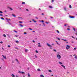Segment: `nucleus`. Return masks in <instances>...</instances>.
Here are the masks:
<instances>
[{
    "mask_svg": "<svg viewBox=\"0 0 77 77\" xmlns=\"http://www.w3.org/2000/svg\"><path fill=\"white\" fill-rule=\"evenodd\" d=\"M57 57L58 59H60L61 58V56L60 55L58 54L57 55Z\"/></svg>",
    "mask_w": 77,
    "mask_h": 77,
    "instance_id": "obj_1",
    "label": "nucleus"
},
{
    "mask_svg": "<svg viewBox=\"0 0 77 77\" xmlns=\"http://www.w3.org/2000/svg\"><path fill=\"white\" fill-rule=\"evenodd\" d=\"M66 48V49L68 50V49H69V48H70V46H69L68 45H67Z\"/></svg>",
    "mask_w": 77,
    "mask_h": 77,
    "instance_id": "obj_2",
    "label": "nucleus"
},
{
    "mask_svg": "<svg viewBox=\"0 0 77 77\" xmlns=\"http://www.w3.org/2000/svg\"><path fill=\"white\" fill-rule=\"evenodd\" d=\"M46 44L48 46V47H50L51 48L52 47V46L51 45H49V44L47 43Z\"/></svg>",
    "mask_w": 77,
    "mask_h": 77,
    "instance_id": "obj_3",
    "label": "nucleus"
},
{
    "mask_svg": "<svg viewBox=\"0 0 77 77\" xmlns=\"http://www.w3.org/2000/svg\"><path fill=\"white\" fill-rule=\"evenodd\" d=\"M69 18H74L75 17L74 16H69Z\"/></svg>",
    "mask_w": 77,
    "mask_h": 77,
    "instance_id": "obj_4",
    "label": "nucleus"
},
{
    "mask_svg": "<svg viewBox=\"0 0 77 77\" xmlns=\"http://www.w3.org/2000/svg\"><path fill=\"white\" fill-rule=\"evenodd\" d=\"M18 72H19L20 73H21V74H25V72H21L20 71H19Z\"/></svg>",
    "mask_w": 77,
    "mask_h": 77,
    "instance_id": "obj_5",
    "label": "nucleus"
},
{
    "mask_svg": "<svg viewBox=\"0 0 77 77\" xmlns=\"http://www.w3.org/2000/svg\"><path fill=\"white\" fill-rule=\"evenodd\" d=\"M62 66V67H63V68H64V69H66V68H65V66L62 65H61Z\"/></svg>",
    "mask_w": 77,
    "mask_h": 77,
    "instance_id": "obj_6",
    "label": "nucleus"
},
{
    "mask_svg": "<svg viewBox=\"0 0 77 77\" xmlns=\"http://www.w3.org/2000/svg\"><path fill=\"white\" fill-rule=\"evenodd\" d=\"M12 16H13V17H16V16L14 14H12Z\"/></svg>",
    "mask_w": 77,
    "mask_h": 77,
    "instance_id": "obj_7",
    "label": "nucleus"
},
{
    "mask_svg": "<svg viewBox=\"0 0 77 77\" xmlns=\"http://www.w3.org/2000/svg\"><path fill=\"white\" fill-rule=\"evenodd\" d=\"M32 20L33 21H34V23H36V22H37V21L35 20L34 19H33Z\"/></svg>",
    "mask_w": 77,
    "mask_h": 77,
    "instance_id": "obj_8",
    "label": "nucleus"
},
{
    "mask_svg": "<svg viewBox=\"0 0 77 77\" xmlns=\"http://www.w3.org/2000/svg\"><path fill=\"white\" fill-rule=\"evenodd\" d=\"M69 8L70 9H71L72 8V6L71 5H69Z\"/></svg>",
    "mask_w": 77,
    "mask_h": 77,
    "instance_id": "obj_9",
    "label": "nucleus"
},
{
    "mask_svg": "<svg viewBox=\"0 0 77 77\" xmlns=\"http://www.w3.org/2000/svg\"><path fill=\"white\" fill-rule=\"evenodd\" d=\"M8 8H9V9H10L11 10V11L13 10V9L10 7H8Z\"/></svg>",
    "mask_w": 77,
    "mask_h": 77,
    "instance_id": "obj_10",
    "label": "nucleus"
},
{
    "mask_svg": "<svg viewBox=\"0 0 77 77\" xmlns=\"http://www.w3.org/2000/svg\"><path fill=\"white\" fill-rule=\"evenodd\" d=\"M11 76L12 77H15V76L14 75V74H12L11 75Z\"/></svg>",
    "mask_w": 77,
    "mask_h": 77,
    "instance_id": "obj_11",
    "label": "nucleus"
},
{
    "mask_svg": "<svg viewBox=\"0 0 77 77\" xmlns=\"http://www.w3.org/2000/svg\"><path fill=\"white\" fill-rule=\"evenodd\" d=\"M28 77H30V74H29V73H28Z\"/></svg>",
    "mask_w": 77,
    "mask_h": 77,
    "instance_id": "obj_12",
    "label": "nucleus"
},
{
    "mask_svg": "<svg viewBox=\"0 0 77 77\" xmlns=\"http://www.w3.org/2000/svg\"><path fill=\"white\" fill-rule=\"evenodd\" d=\"M3 36L5 37V38H6V35L5 34H3Z\"/></svg>",
    "mask_w": 77,
    "mask_h": 77,
    "instance_id": "obj_13",
    "label": "nucleus"
},
{
    "mask_svg": "<svg viewBox=\"0 0 77 77\" xmlns=\"http://www.w3.org/2000/svg\"><path fill=\"white\" fill-rule=\"evenodd\" d=\"M59 63H60V64L61 65H62V62H59Z\"/></svg>",
    "mask_w": 77,
    "mask_h": 77,
    "instance_id": "obj_14",
    "label": "nucleus"
},
{
    "mask_svg": "<svg viewBox=\"0 0 77 77\" xmlns=\"http://www.w3.org/2000/svg\"><path fill=\"white\" fill-rule=\"evenodd\" d=\"M16 61H17V62H18V63H19V61H18V60L17 59H16Z\"/></svg>",
    "mask_w": 77,
    "mask_h": 77,
    "instance_id": "obj_15",
    "label": "nucleus"
},
{
    "mask_svg": "<svg viewBox=\"0 0 77 77\" xmlns=\"http://www.w3.org/2000/svg\"><path fill=\"white\" fill-rule=\"evenodd\" d=\"M20 25L22 27H23V25H21V24H20Z\"/></svg>",
    "mask_w": 77,
    "mask_h": 77,
    "instance_id": "obj_16",
    "label": "nucleus"
},
{
    "mask_svg": "<svg viewBox=\"0 0 77 77\" xmlns=\"http://www.w3.org/2000/svg\"><path fill=\"white\" fill-rule=\"evenodd\" d=\"M1 20H5V19H4L3 17H1Z\"/></svg>",
    "mask_w": 77,
    "mask_h": 77,
    "instance_id": "obj_17",
    "label": "nucleus"
},
{
    "mask_svg": "<svg viewBox=\"0 0 77 77\" xmlns=\"http://www.w3.org/2000/svg\"><path fill=\"white\" fill-rule=\"evenodd\" d=\"M64 9L65 11H67V10H66V8L65 7L64 8Z\"/></svg>",
    "mask_w": 77,
    "mask_h": 77,
    "instance_id": "obj_18",
    "label": "nucleus"
},
{
    "mask_svg": "<svg viewBox=\"0 0 77 77\" xmlns=\"http://www.w3.org/2000/svg\"><path fill=\"white\" fill-rule=\"evenodd\" d=\"M37 70L38 71H41V69H38Z\"/></svg>",
    "mask_w": 77,
    "mask_h": 77,
    "instance_id": "obj_19",
    "label": "nucleus"
},
{
    "mask_svg": "<svg viewBox=\"0 0 77 77\" xmlns=\"http://www.w3.org/2000/svg\"><path fill=\"white\" fill-rule=\"evenodd\" d=\"M40 77H44V75H41Z\"/></svg>",
    "mask_w": 77,
    "mask_h": 77,
    "instance_id": "obj_20",
    "label": "nucleus"
},
{
    "mask_svg": "<svg viewBox=\"0 0 77 77\" xmlns=\"http://www.w3.org/2000/svg\"><path fill=\"white\" fill-rule=\"evenodd\" d=\"M49 8H53V7H52V6H49Z\"/></svg>",
    "mask_w": 77,
    "mask_h": 77,
    "instance_id": "obj_21",
    "label": "nucleus"
},
{
    "mask_svg": "<svg viewBox=\"0 0 77 77\" xmlns=\"http://www.w3.org/2000/svg\"><path fill=\"white\" fill-rule=\"evenodd\" d=\"M22 5H24V4H25V2H22Z\"/></svg>",
    "mask_w": 77,
    "mask_h": 77,
    "instance_id": "obj_22",
    "label": "nucleus"
},
{
    "mask_svg": "<svg viewBox=\"0 0 77 77\" xmlns=\"http://www.w3.org/2000/svg\"><path fill=\"white\" fill-rule=\"evenodd\" d=\"M38 47H42V46H41V45H38Z\"/></svg>",
    "mask_w": 77,
    "mask_h": 77,
    "instance_id": "obj_23",
    "label": "nucleus"
},
{
    "mask_svg": "<svg viewBox=\"0 0 77 77\" xmlns=\"http://www.w3.org/2000/svg\"><path fill=\"white\" fill-rule=\"evenodd\" d=\"M16 43H18L19 42V41H16Z\"/></svg>",
    "mask_w": 77,
    "mask_h": 77,
    "instance_id": "obj_24",
    "label": "nucleus"
},
{
    "mask_svg": "<svg viewBox=\"0 0 77 77\" xmlns=\"http://www.w3.org/2000/svg\"><path fill=\"white\" fill-rule=\"evenodd\" d=\"M49 72H52L51 70H49Z\"/></svg>",
    "mask_w": 77,
    "mask_h": 77,
    "instance_id": "obj_25",
    "label": "nucleus"
},
{
    "mask_svg": "<svg viewBox=\"0 0 77 77\" xmlns=\"http://www.w3.org/2000/svg\"><path fill=\"white\" fill-rule=\"evenodd\" d=\"M35 52L37 53H38V51L37 50H35Z\"/></svg>",
    "mask_w": 77,
    "mask_h": 77,
    "instance_id": "obj_26",
    "label": "nucleus"
},
{
    "mask_svg": "<svg viewBox=\"0 0 77 77\" xmlns=\"http://www.w3.org/2000/svg\"><path fill=\"white\" fill-rule=\"evenodd\" d=\"M73 30H74L75 32V28H73Z\"/></svg>",
    "mask_w": 77,
    "mask_h": 77,
    "instance_id": "obj_27",
    "label": "nucleus"
},
{
    "mask_svg": "<svg viewBox=\"0 0 77 77\" xmlns=\"http://www.w3.org/2000/svg\"><path fill=\"white\" fill-rule=\"evenodd\" d=\"M4 59H6V56H5L3 57Z\"/></svg>",
    "mask_w": 77,
    "mask_h": 77,
    "instance_id": "obj_28",
    "label": "nucleus"
},
{
    "mask_svg": "<svg viewBox=\"0 0 77 77\" xmlns=\"http://www.w3.org/2000/svg\"><path fill=\"white\" fill-rule=\"evenodd\" d=\"M75 59H77V56H75Z\"/></svg>",
    "mask_w": 77,
    "mask_h": 77,
    "instance_id": "obj_29",
    "label": "nucleus"
},
{
    "mask_svg": "<svg viewBox=\"0 0 77 77\" xmlns=\"http://www.w3.org/2000/svg\"><path fill=\"white\" fill-rule=\"evenodd\" d=\"M57 33H59L60 32H59V31L58 30H57Z\"/></svg>",
    "mask_w": 77,
    "mask_h": 77,
    "instance_id": "obj_30",
    "label": "nucleus"
},
{
    "mask_svg": "<svg viewBox=\"0 0 77 77\" xmlns=\"http://www.w3.org/2000/svg\"><path fill=\"white\" fill-rule=\"evenodd\" d=\"M42 23H44V21L43 20H42Z\"/></svg>",
    "mask_w": 77,
    "mask_h": 77,
    "instance_id": "obj_31",
    "label": "nucleus"
},
{
    "mask_svg": "<svg viewBox=\"0 0 77 77\" xmlns=\"http://www.w3.org/2000/svg\"><path fill=\"white\" fill-rule=\"evenodd\" d=\"M27 51H28V50L27 49H26L25 51V52H27Z\"/></svg>",
    "mask_w": 77,
    "mask_h": 77,
    "instance_id": "obj_32",
    "label": "nucleus"
},
{
    "mask_svg": "<svg viewBox=\"0 0 77 77\" xmlns=\"http://www.w3.org/2000/svg\"><path fill=\"white\" fill-rule=\"evenodd\" d=\"M57 39L58 40H59V41H60V38H57Z\"/></svg>",
    "mask_w": 77,
    "mask_h": 77,
    "instance_id": "obj_33",
    "label": "nucleus"
},
{
    "mask_svg": "<svg viewBox=\"0 0 77 77\" xmlns=\"http://www.w3.org/2000/svg\"><path fill=\"white\" fill-rule=\"evenodd\" d=\"M29 30H32V29H31V28H29Z\"/></svg>",
    "mask_w": 77,
    "mask_h": 77,
    "instance_id": "obj_34",
    "label": "nucleus"
},
{
    "mask_svg": "<svg viewBox=\"0 0 77 77\" xmlns=\"http://www.w3.org/2000/svg\"><path fill=\"white\" fill-rule=\"evenodd\" d=\"M54 51L56 52V51H57L56 49H54Z\"/></svg>",
    "mask_w": 77,
    "mask_h": 77,
    "instance_id": "obj_35",
    "label": "nucleus"
},
{
    "mask_svg": "<svg viewBox=\"0 0 77 77\" xmlns=\"http://www.w3.org/2000/svg\"><path fill=\"white\" fill-rule=\"evenodd\" d=\"M45 23H46V24H48L49 23L45 22Z\"/></svg>",
    "mask_w": 77,
    "mask_h": 77,
    "instance_id": "obj_36",
    "label": "nucleus"
},
{
    "mask_svg": "<svg viewBox=\"0 0 77 77\" xmlns=\"http://www.w3.org/2000/svg\"><path fill=\"white\" fill-rule=\"evenodd\" d=\"M0 14H2L3 12H2V11H0Z\"/></svg>",
    "mask_w": 77,
    "mask_h": 77,
    "instance_id": "obj_37",
    "label": "nucleus"
},
{
    "mask_svg": "<svg viewBox=\"0 0 77 77\" xmlns=\"http://www.w3.org/2000/svg\"><path fill=\"white\" fill-rule=\"evenodd\" d=\"M77 49V48H75L74 49V50H76Z\"/></svg>",
    "mask_w": 77,
    "mask_h": 77,
    "instance_id": "obj_38",
    "label": "nucleus"
},
{
    "mask_svg": "<svg viewBox=\"0 0 77 77\" xmlns=\"http://www.w3.org/2000/svg\"><path fill=\"white\" fill-rule=\"evenodd\" d=\"M8 47H9V48H10V47H11V46H10V45H8Z\"/></svg>",
    "mask_w": 77,
    "mask_h": 77,
    "instance_id": "obj_39",
    "label": "nucleus"
},
{
    "mask_svg": "<svg viewBox=\"0 0 77 77\" xmlns=\"http://www.w3.org/2000/svg\"><path fill=\"white\" fill-rule=\"evenodd\" d=\"M67 30H70V29L69 28H68L67 29Z\"/></svg>",
    "mask_w": 77,
    "mask_h": 77,
    "instance_id": "obj_40",
    "label": "nucleus"
},
{
    "mask_svg": "<svg viewBox=\"0 0 77 77\" xmlns=\"http://www.w3.org/2000/svg\"><path fill=\"white\" fill-rule=\"evenodd\" d=\"M19 23H23V22H21V21H20L19 22Z\"/></svg>",
    "mask_w": 77,
    "mask_h": 77,
    "instance_id": "obj_41",
    "label": "nucleus"
},
{
    "mask_svg": "<svg viewBox=\"0 0 77 77\" xmlns=\"http://www.w3.org/2000/svg\"><path fill=\"white\" fill-rule=\"evenodd\" d=\"M52 0V2L53 3L54 2V0Z\"/></svg>",
    "mask_w": 77,
    "mask_h": 77,
    "instance_id": "obj_42",
    "label": "nucleus"
},
{
    "mask_svg": "<svg viewBox=\"0 0 77 77\" xmlns=\"http://www.w3.org/2000/svg\"><path fill=\"white\" fill-rule=\"evenodd\" d=\"M72 37L73 38H74V39H75V37H74L72 36Z\"/></svg>",
    "mask_w": 77,
    "mask_h": 77,
    "instance_id": "obj_43",
    "label": "nucleus"
},
{
    "mask_svg": "<svg viewBox=\"0 0 77 77\" xmlns=\"http://www.w3.org/2000/svg\"><path fill=\"white\" fill-rule=\"evenodd\" d=\"M0 43H1V44H3V42H2V41L1 42H0Z\"/></svg>",
    "mask_w": 77,
    "mask_h": 77,
    "instance_id": "obj_44",
    "label": "nucleus"
},
{
    "mask_svg": "<svg viewBox=\"0 0 77 77\" xmlns=\"http://www.w3.org/2000/svg\"><path fill=\"white\" fill-rule=\"evenodd\" d=\"M14 32H15V33H17V31H15V30H14Z\"/></svg>",
    "mask_w": 77,
    "mask_h": 77,
    "instance_id": "obj_45",
    "label": "nucleus"
},
{
    "mask_svg": "<svg viewBox=\"0 0 77 77\" xmlns=\"http://www.w3.org/2000/svg\"><path fill=\"white\" fill-rule=\"evenodd\" d=\"M43 24L44 26H45V24H44V23H43Z\"/></svg>",
    "mask_w": 77,
    "mask_h": 77,
    "instance_id": "obj_46",
    "label": "nucleus"
},
{
    "mask_svg": "<svg viewBox=\"0 0 77 77\" xmlns=\"http://www.w3.org/2000/svg\"><path fill=\"white\" fill-rule=\"evenodd\" d=\"M24 34H27V32H24Z\"/></svg>",
    "mask_w": 77,
    "mask_h": 77,
    "instance_id": "obj_47",
    "label": "nucleus"
},
{
    "mask_svg": "<svg viewBox=\"0 0 77 77\" xmlns=\"http://www.w3.org/2000/svg\"><path fill=\"white\" fill-rule=\"evenodd\" d=\"M0 15H1V16H3V14H0Z\"/></svg>",
    "mask_w": 77,
    "mask_h": 77,
    "instance_id": "obj_48",
    "label": "nucleus"
},
{
    "mask_svg": "<svg viewBox=\"0 0 77 77\" xmlns=\"http://www.w3.org/2000/svg\"><path fill=\"white\" fill-rule=\"evenodd\" d=\"M16 49H17V50H19V49L17 48H15Z\"/></svg>",
    "mask_w": 77,
    "mask_h": 77,
    "instance_id": "obj_49",
    "label": "nucleus"
},
{
    "mask_svg": "<svg viewBox=\"0 0 77 77\" xmlns=\"http://www.w3.org/2000/svg\"><path fill=\"white\" fill-rule=\"evenodd\" d=\"M26 10L27 11H29V10H28V9H26Z\"/></svg>",
    "mask_w": 77,
    "mask_h": 77,
    "instance_id": "obj_50",
    "label": "nucleus"
},
{
    "mask_svg": "<svg viewBox=\"0 0 77 77\" xmlns=\"http://www.w3.org/2000/svg\"><path fill=\"white\" fill-rule=\"evenodd\" d=\"M32 42H34V43L35 42V41L34 40H32Z\"/></svg>",
    "mask_w": 77,
    "mask_h": 77,
    "instance_id": "obj_51",
    "label": "nucleus"
},
{
    "mask_svg": "<svg viewBox=\"0 0 77 77\" xmlns=\"http://www.w3.org/2000/svg\"><path fill=\"white\" fill-rule=\"evenodd\" d=\"M35 57H36V58H37V56H36V55H35Z\"/></svg>",
    "mask_w": 77,
    "mask_h": 77,
    "instance_id": "obj_52",
    "label": "nucleus"
},
{
    "mask_svg": "<svg viewBox=\"0 0 77 77\" xmlns=\"http://www.w3.org/2000/svg\"><path fill=\"white\" fill-rule=\"evenodd\" d=\"M63 41H64L65 42V41H66V39H64V40Z\"/></svg>",
    "mask_w": 77,
    "mask_h": 77,
    "instance_id": "obj_53",
    "label": "nucleus"
},
{
    "mask_svg": "<svg viewBox=\"0 0 77 77\" xmlns=\"http://www.w3.org/2000/svg\"><path fill=\"white\" fill-rule=\"evenodd\" d=\"M57 44H58V45H60V44H59L58 42L57 43Z\"/></svg>",
    "mask_w": 77,
    "mask_h": 77,
    "instance_id": "obj_54",
    "label": "nucleus"
},
{
    "mask_svg": "<svg viewBox=\"0 0 77 77\" xmlns=\"http://www.w3.org/2000/svg\"><path fill=\"white\" fill-rule=\"evenodd\" d=\"M15 36H16V37H18V35H16Z\"/></svg>",
    "mask_w": 77,
    "mask_h": 77,
    "instance_id": "obj_55",
    "label": "nucleus"
},
{
    "mask_svg": "<svg viewBox=\"0 0 77 77\" xmlns=\"http://www.w3.org/2000/svg\"><path fill=\"white\" fill-rule=\"evenodd\" d=\"M6 20H9V19H8V18H6Z\"/></svg>",
    "mask_w": 77,
    "mask_h": 77,
    "instance_id": "obj_56",
    "label": "nucleus"
},
{
    "mask_svg": "<svg viewBox=\"0 0 77 77\" xmlns=\"http://www.w3.org/2000/svg\"><path fill=\"white\" fill-rule=\"evenodd\" d=\"M44 15V14L43 13L42 14V15Z\"/></svg>",
    "mask_w": 77,
    "mask_h": 77,
    "instance_id": "obj_57",
    "label": "nucleus"
},
{
    "mask_svg": "<svg viewBox=\"0 0 77 77\" xmlns=\"http://www.w3.org/2000/svg\"><path fill=\"white\" fill-rule=\"evenodd\" d=\"M52 45H54V43H52Z\"/></svg>",
    "mask_w": 77,
    "mask_h": 77,
    "instance_id": "obj_58",
    "label": "nucleus"
},
{
    "mask_svg": "<svg viewBox=\"0 0 77 77\" xmlns=\"http://www.w3.org/2000/svg\"><path fill=\"white\" fill-rule=\"evenodd\" d=\"M29 69H30V68H29V67L27 68V69H28V70Z\"/></svg>",
    "mask_w": 77,
    "mask_h": 77,
    "instance_id": "obj_59",
    "label": "nucleus"
},
{
    "mask_svg": "<svg viewBox=\"0 0 77 77\" xmlns=\"http://www.w3.org/2000/svg\"><path fill=\"white\" fill-rule=\"evenodd\" d=\"M61 40H63V41L64 40V39H63V38H62L61 39Z\"/></svg>",
    "mask_w": 77,
    "mask_h": 77,
    "instance_id": "obj_60",
    "label": "nucleus"
},
{
    "mask_svg": "<svg viewBox=\"0 0 77 77\" xmlns=\"http://www.w3.org/2000/svg\"><path fill=\"white\" fill-rule=\"evenodd\" d=\"M67 26V25H66V24H65V25H64V26Z\"/></svg>",
    "mask_w": 77,
    "mask_h": 77,
    "instance_id": "obj_61",
    "label": "nucleus"
},
{
    "mask_svg": "<svg viewBox=\"0 0 77 77\" xmlns=\"http://www.w3.org/2000/svg\"><path fill=\"white\" fill-rule=\"evenodd\" d=\"M2 49L4 51V48H2Z\"/></svg>",
    "mask_w": 77,
    "mask_h": 77,
    "instance_id": "obj_62",
    "label": "nucleus"
},
{
    "mask_svg": "<svg viewBox=\"0 0 77 77\" xmlns=\"http://www.w3.org/2000/svg\"><path fill=\"white\" fill-rule=\"evenodd\" d=\"M8 20H9L10 21H11V19H8Z\"/></svg>",
    "mask_w": 77,
    "mask_h": 77,
    "instance_id": "obj_63",
    "label": "nucleus"
},
{
    "mask_svg": "<svg viewBox=\"0 0 77 77\" xmlns=\"http://www.w3.org/2000/svg\"><path fill=\"white\" fill-rule=\"evenodd\" d=\"M75 34L76 35H77V33H75Z\"/></svg>",
    "mask_w": 77,
    "mask_h": 77,
    "instance_id": "obj_64",
    "label": "nucleus"
}]
</instances>
